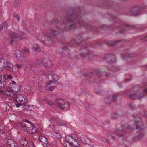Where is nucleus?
I'll list each match as a JSON object with an SVG mask.
<instances>
[{"mask_svg": "<svg viewBox=\"0 0 147 147\" xmlns=\"http://www.w3.org/2000/svg\"><path fill=\"white\" fill-rule=\"evenodd\" d=\"M104 101L106 103H109L112 102L110 96L104 98Z\"/></svg>", "mask_w": 147, "mask_h": 147, "instance_id": "473e14b6", "label": "nucleus"}, {"mask_svg": "<svg viewBox=\"0 0 147 147\" xmlns=\"http://www.w3.org/2000/svg\"><path fill=\"white\" fill-rule=\"evenodd\" d=\"M53 120L57 121L59 125L63 126L65 125V123L63 121L59 120L57 118H52L49 120V121H50L51 123H52Z\"/></svg>", "mask_w": 147, "mask_h": 147, "instance_id": "a211bd4d", "label": "nucleus"}, {"mask_svg": "<svg viewBox=\"0 0 147 147\" xmlns=\"http://www.w3.org/2000/svg\"><path fill=\"white\" fill-rule=\"evenodd\" d=\"M144 130L141 129L136 132V135L133 138V140L134 141H136L139 140L140 138L142 137L144 135Z\"/></svg>", "mask_w": 147, "mask_h": 147, "instance_id": "9b49d317", "label": "nucleus"}, {"mask_svg": "<svg viewBox=\"0 0 147 147\" xmlns=\"http://www.w3.org/2000/svg\"><path fill=\"white\" fill-rule=\"evenodd\" d=\"M70 50L67 46L64 45L63 49L60 48L57 50V53L60 54L63 57H67L69 58L71 57V54L69 52Z\"/></svg>", "mask_w": 147, "mask_h": 147, "instance_id": "0eeeda50", "label": "nucleus"}, {"mask_svg": "<svg viewBox=\"0 0 147 147\" xmlns=\"http://www.w3.org/2000/svg\"><path fill=\"white\" fill-rule=\"evenodd\" d=\"M104 92L103 90H101L95 92L96 93H98L100 95H103L104 94Z\"/></svg>", "mask_w": 147, "mask_h": 147, "instance_id": "09e8293b", "label": "nucleus"}, {"mask_svg": "<svg viewBox=\"0 0 147 147\" xmlns=\"http://www.w3.org/2000/svg\"><path fill=\"white\" fill-rule=\"evenodd\" d=\"M21 127L23 128H25L26 131H28V130L29 129V127L26 125V124L24 123V122L23 121L21 122Z\"/></svg>", "mask_w": 147, "mask_h": 147, "instance_id": "f704fd0d", "label": "nucleus"}, {"mask_svg": "<svg viewBox=\"0 0 147 147\" xmlns=\"http://www.w3.org/2000/svg\"><path fill=\"white\" fill-rule=\"evenodd\" d=\"M131 80V78H127L125 79V81L126 82H127L129 81H130Z\"/></svg>", "mask_w": 147, "mask_h": 147, "instance_id": "338daca9", "label": "nucleus"}, {"mask_svg": "<svg viewBox=\"0 0 147 147\" xmlns=\"http://www.w3.org/2000/svg\"><path fill=\"white\" fill-rule=\"evenodd\" d=\"M23 50L26 53L28 54L29 53V49L26 47H24L23 49Z\"/></svg>", "mask_w": 147, "mask_h": 147, "instance_id": "de8ad7c7", "label": "nucleus"}, {"mask_svg": "<svg viewBox=\"0 0 147 147\" xmlns=\"http://www.w3.org/2000/svg\"><path fill=\"white\" fill-rule=\"evenodd\" d=\"M44 101L45 102L50 105H55V104L51 100L46 99Z\"/></svg>", "mask_w": 147, "mask_h": 147, "instance_id": "4c0bfd02", "label": "nucleus"}, {"mask_svg": "<svg viewBox=\"0 0 147 147\" xmlns=\"http://www.w3.org/2000/svg\"><path fill=\"white\" fill-rule=\"evenodd\" d=\"M33 50L35 51H36L37 52H40V48L39 47H33Z\"/></svg>", "mask_w": 147, "mask_h": 147, "instance_id": "37998d69", "label": "nucleus"}, {"mask_svg": "<svg viewBox=\"0 0 147 147\" xmlns=\"http://www.w3.org/2000/svg\"><path fill=\"white\" fill-rule=\"evenodd\" d=\"M7 61L3 58H0V70H2L5 67Z\"/></svg>", "mask_w": 147, "mask_h": 147, "instance_id": "dca6fc26", "label": "nucleus"}, {"mask_svg": "<svg viewBox=\"0 0 147 147\" xmlns=\"http://www.w3.org/2000/svg\"><path fill=\"white\" fill-rule=\"evenodd\" d=\"M7 144L9 147H20L17 143L12 139H8L7 141Z\"/></svg>", "mask_w": 147, "mask_h": 147, "instance_id": "f8f14e48", "label": "nucleus"}, {"mask_svg": "<svg viewBox=\"0 0 147 147\" xmlns=\"http://www.w3.org/2000/svg\"><path fill=\"white\" fill-rule=\"evenodd\" d=\"M56 105L64 111H66L69 109V103L62 99L59 98H57L56 99Z\"/></svg>", "mask_w": 147, "mask_h": 147, "instance_id": "39448f33", "label": "nucleus"}, {"mask_svg": "<svg viewBox=\"0 0 147 147\" xmlns=\"http://www.w3.org/2000/svg\"><path fill=\"white\" fill-rule=\"evenodd\" d=\"M13 15V16H14V17H15L17 19V20L18 21L20 19V16L19 15Z\"/></svg>", "mask_w": 147, "mask_h": 147, "instance_id": "864d4df0", "label": "nucleus"}, {"mask_svg": "<svg viewBox=\"0 0 147 147\" xmlns=\"http://www.w3.org/2000/svg\"><path fill=\"white\" fill-rule=\"evenodd\" d=\"M58 34V32L56 30H54L52 29L49 30L48 31V34L50 35V36H56Z\"/></svg>", "mask_w": 147, "mask_h": 147, "instance_id": "4be33fe9", "label": "nucleus"}, {"mask_svg": "<svg viewBox=\"0 0 147 147\" xmlns=\"http://www.w3.org/2000/svg\"><path fill=\"white\" fill-rule=\"evenodd\" d=\"M63 145L65 147H71L72 146H73V144H71L69 142L66 141L65 140L64 141Z\"/></svg>", "mask_w": 147, "mask_h": 147, "instance_id": "c85d7f7f", "label": "nucleus"}, {"mask_svg": "<svg viewBox=\"0 0 147 147\" xmlns=\"http://www.w3.org/2000/svg\"><path fill=\"white\" fill-rule=\"evenodd\" d=\"M80 52L79 55L81 58H87L89 60L92 59L94 56L93 53L88 47L82 46L80 49Z\"/></svg>", "mask_w": 147, "mask_h": 147, "instance_id": "7ed1b4c3", "label": "nucleus"}, {"mask_svg": "<svg viewBox=\"0 0 147 147\" xmlns=\"http://www.w3.org/2000/svg\"><path fill=\"white\" fill-rule=\"evenodd\" d=\"M74 42L77 45L81 43L84 41L82 38V34H79L77 36L76 39L73 40Z\"/></svg>", "mask_w": 147, "mask_h": 147, "instance_id": "4468645a", "label": "nucleus"}, {"mask_svg": "<svg viewBox=\"0 0 147 147\" xmlns=\"http://www.w3.org/2000/svg\"><path fill=\"white\" fill-rule=\"evenodd\" d=\"M117 85L120 88H122L123 87V86L122 83L118 82L117 83Z\"/></svg>", "mask_w": 147, "mask_h": 147, "instance_id": "5fc2aeb1", "label": "nucleus"}, {"mask_svg": "<svg viewBox=\"0 0 147 147\" xmlns=\"http://www.w3.org/2000/svg\"><path fill=\"white\" fill-rule=\"evenodd\" d=\"M7 90L8 92H11L12 91V89L9 87H7Z\"/></svg>", "mask_w": 147, "mask_h": 147, "instance_id": "3c124183", "label": "nucleus"}, {"mask_svg": "<svg viewBox=\"0 0 147 147\" xmlns=\"http://www.w3.org/2000/svg\"><path fill=\"white\" fill-rule=\"evenodd\" d=\"M111 70L113 71L116 72L119 71L118 68L115 67H112L111 68Z\"/></svg>", "mask_w": 147, "mask_h": 147, "instance_id": "79ce46f5", "label": "nucleus"}, {"mask_svg": "<svg viewBox=\"0 0 147 147\" xmlns=\"http://www.w3.org/2000/svg\"><path fill=\"white\" fill-rule=\"evenodd\" d=\"M20 142L22 145L24 146H26L28 144V141L26 140V138L23 137L22 138Z\"/></svg>", "mask_w": 147, "mask_h": 147, "instance_id": "393cba45", "label": "nucleus"}, {"mask_svg": "<svg viewBox=\"0 0 147 147\" xmlns=\"http://www.w3.org/2000/svg\"><path fill=\"white\" fill-rule=\"evenodd\" d=\"M58 20L57 19H53L50 22L51 25H55L57 24L58 23Z\"/></svg>", "mask_w": 147, "mask_h": 147, "instance_id": "ea45409f", "label": "nucleus"}, {"mask_svg": "<svg viewBox=\"0 0 147 147\" xmlns=\"http://www.w3.org/2000/svg\"><path fill=\"white\" fill-rule=\"evenodd\" d=\"M4 86V84H3L2 83H0V92H3V91L1 90V88H3Z\"/></svg>", "mask_w": 147, "mask_h": 147, "instance_id": "49530a36", "label": "nucleus"}, {"mask_svg": "<svg viewBox=\"0 0 147 147\" xmlns=\"http://www.w3.org/2000/svg\"><path fill=\"white\" fill-rule=\"evenodd\" d=\"M56 135L55 136L58 138H61V135L59 133H56Z\"/></svg>", "mask_w": 147, "mask_h": 147, "instance_id": "8fccbe9b", "label": "nucleus"}, {"mask_svg": "<svg viewBox=\"0 0 147 147\" xmlns=\"http://www.w3.org/2000/svg\"><path fill=\"white\" fill-rule=\"evenodd\" d=\"M17 103H15L16 107L18 108L20 107L21 105H22L24 104V103H21L20 102H17Z\"/></svg>", "mask_w": 147, "mask_h": 147, "instance_id": "c03bdc74", "label": "nucleus"}, {"mask_svg": "<svg viewBox=\"0 0 147 147\" xmlns=\"http://www.w3.org/2000/svg\"><path fill=\"white\" fill-rule=\"evenodd\" d=\"M87 139V137L86 135H82L81 140L85 144H87V141H86V139Z\"/></svg>", "mask_w": 147, "mask_h": 147, "instance_id": "c9c22d12", "label": "nucleus"}, {"mask_svg": "<svg viewBox=\"0 0 147 147\" xmlns=\"http://www.w3.org/2000/svg\"><path fill=\"white\" fill-rule=\"evenodd\" d=\"M125 29L124 28H123L121 30H120L119 31V33L122 34V33H124L125 32Z\"/></svg>", "mask_w": 147, "mask_h": 147, "instance_id": "4d7b16f0", "label": "nucleus"}, {"mask_svg": "<svg viewBox=\"0 0 147 147\" xmlns=\"http://www.w3.org/2000/svg\"><path fill=\"white\" fill-rule=\"evenodd\" d=\"M7 28V24L5 22H3L0 26V31L3 29L5 32Z\"/></svg>", "mask_w": 147, "mask_h": 147, "instance_id": "5701e85b", "label": "nucleus"}, {"mask_svg": "<svg viewBox=\"0 0 147 147\" xmlns=\"http://www.w3.org/2000/svg\"><path fill=\"white\" fill-rule=\"evenodd\" d=\"M6 77H7V78H9L11 79H12L13 78L12 76L10 74L8 76H7Z\"/></svg>", "mask_w": 147, "mask_h": 147, "instance_id": "bf43d9fd", "label": "nucleus"}, {"mask_svg": "<svg viewBox=\"0 0 147 147\" xmlns=\"http://www.w3.org/2000/svg\"><path fill=\"white\" fill-rule=\"evenodd\" d=\"M118 96V95L117 94H113L111 96H110L112 102H115L117 100Z\"/></svg>", "mask_w": 147, "mask_h": 147, "instance_id": "a878e982", "label": "nucleus"}, {"mask_svg": "<svg viewBox=\"0 0 147 147\" xmlns=\"http://www.w3.org/2000/svg\"><path fill=\"white\" fill-rule=\"evenodd\" d=\"M19 0H13V4L16 7H18L20 6V4L19 3Z\"/></svg>", "mask_w": 147, "mask_h": 147, "instance_id": "a19ab883", "label": "nucleus"}, {"mask_svg": "<svg viewBox=\"0 0 147 147\" xmlns=\"http://www.w3.org/2000/svg\"><path fill=\"white\" fill-rule=\"evenodd\" d=\"M141 11L140 9H136L132 10L131 13L133 16H136L140 15Z\"/></svg>", "mask_w": 147, "mask_h": 147, "instance_id": "412c9836", "label": "nucleus"}, {"mask_svg": "<svg viewBox=\"0 0 147 147\" xmlns=\"http://www.w3.org/2000/svg\"><path fill=\"white\" fill-rule=\"evenodd\" d=\"M119 117V115L117 113H114L110 115V117L112 120H115Z\"/></svg>", "mask_w": 147, "mask_h": 147, "instance_id": "cd10ccee", "label": "nucleus"}, {"mask_svg": "<svg viewBox=\"0 0 147 147\" xmlns=\"http://www.w3.org/2000/svg\"><path fill=\"white\" fill-rule=\"evenodd\" d=\"M134 57V55L132 53H129L126 54L124 56V58H132Z\"/></svg>", "mask_w": 147, "mask_h": 147, "instance_id": "58836bf2", "label": "nucleus"}, {"mask_svg": "<svg viewBox=\"0 0 147 147\" xmlns=\"http://www.w3.org/2000/svg\"><path fill=\"white\" fill-rule=\"evenodd\" d=\"M41 63L47 68H51L52 66L51 63L48 58H44L41 61Z\"/></svg>", "mask_w": 147, "mask_h": 147, "instance_id": "9d476101", "label": "nucleus"}, {"mask_svg": "<svg viewBox=\"0 0 147 147\" xmlns=\"http://www.w3.org/2000/svg\"><path fill=\"white\" fill-rule=\"evenodd\" d=\"M133 116L134 118H135L137 117V114L136 113H134Z\"/></svg>", "mask_w": 147, "mask_h": 147, "instance_id": "774afa93", "label": "nucleus"}, {"mask_svg": "<svg viewBox=\"0 0 147 147\" xmlns=\"http://www.w3.org/2000/svg\"><path fill=\"white\" fill-rule=\"evenodd\" d=\"M4 81L3 82H8V78L6 76H5V78L4 79Z\"/></svg>", "mask_w": 147, "mask_h": 147, "instance_id": "e2e57ef3", "label": "nucleus"}, {"mask_svg": "<svg viewBox=\"0 0 147 147\" xmlns=\"http://www.w3.org/2000/svg\"><path fill=\"white\" fill-rule=\"evenodd\" d=\"M78 10L79 13L73 8H71L67 9L66 11V15L64 19L66 21V25L68 26L64 27V29L61 28L59 27L56 26V28L61 33H64V30L65 31H69L72 29L79 27L83 26L88 29H92V27L89 24L86 23L82 20L81 14L84 10L80 7L78 8Z\"/></svg>", "mask_w": 147, "mask_h": 147, "instance_id": "f257e3e1", "label": "nucleus"}, {"mask_svg": "<svg viewBox=\"0 0 147 147\" xmlns=\"http://www.w3.org/2000/svg\"><path fill=\"white\" fill-rule=\"evenodd\" d=\"M54 88L53 86H50L48 87V89L50 91H52L53 90Z\"/></svg>", "mask_w": 147, "mask_h": 147, "instance_id": "6e6d98bb", "label": "nucleus"}, {"mask_svg": "<svg viewBox=\"0 0 147 147\" xmlns=\"http://www.w3.org/2000/svg\"><path fill=\"white\" fill-rule=\"evenodd\" d=\"M82 38L83 41L86 40L88 39V35L86 33L81 34Z\"/></svg>", "mask_w": 147, "mask_h": 147, "instance_id": "72a5a7b5", "label": "nucleus"}, {"mask_svg": "<svg viewBox=\"0 0 147 147\" xmlns=\"http://www.w3.org/2000/svg\"><path fill=\"white\" fill-rule=\"evenodd\" d=\"M6 66L4 68L9 70L10 72H12L13 71L14 66L13 64L10 62H7L5 64Z\"/></svg>", "mask_w": 147, "mask_h": 147, "instance_id": "2eb2a0df", "label": "nucleus"}, {"mask_svg": "<svg viewBox=\"0 0 147 147\" xmlns=\"http://www.w3.org/2000/svg\"><path fill=\"white\" fill-rule=\"evenodd\" d=\"M20 34L21 35V36H20L19 35L15 33H12L11 34V40L10 41V43L11 45L16 44L18 41L23 39V37L25 38L27 37L26 34L23 32H20Z\"/></svg>", "mask_w": 147, "mask_h": 147, "instance_id": "20e7f679", "label": "nucleus"}, {"mask_svg": "<svg viewBox=\"0 0 147 147\" xmlns=\"http://www.w3.org/2000/svg\"><path fill=\"white\" fill-rule=\"evenodd\" d=\"M116 129L118 131H121L119 133L117 132L116 133L120 137H123V134L122 133L123 131L122 125H121V124L119 123L116 125Z\"/></svg>", "mask_w": 147, "mask_h": 147, "instance_id": "ddd939ff", "label": "nucleus"}, {"mask_svg": "<svg viewBox=\"0 0 147 147\" xmlns=\"http://www.w3.org/2000/svg\"><path fill=\"white\" fill-rule=\"evenodd\" d=\"M51 75L52 78L53 79V80L55 82L57 81L59 79V76L56 74L55 71H51Z\"/></svg>", "mask_w": 147, "mask_h": 147, "instance_id": "aec40b11", "label": "nucleus"}, {"mask_svg": "<svg viewBox=\"0 0 147 147\" xmlns=\"http://www.w3.org/2000/svg\"><path fill=\"white\" fill-rule=\"evenodd\" d=\"M123 25H124V26H127V27H130V25H129V24H127V23H124Z\"/></svg>", "mask_w": 147, "mask_h": 147, "instance_id": "0e129e2a", "label": "nucleus"}, {"mask_svg": "<svg viewBox=\"0 0 147 147\" xmlns=\"http://www.w3.org/2000/svg\"><path fill=\"white\" fill-rule=\"evenodd\" d=\"M21 53H22L19 50H16L14 51V54L17 58H18V57H19L20 55V54H21Z\"/></svg>", "mask_w": 147, "mask_h": 147, "instance_id": "e433bc0d", "label": "nucleus"}, {"mask_svg": "<svg viewBox=\"0 0 147 147\" xmlns=\"http://www.w3.org/2000/svg\"><path fill=\"white\" fill-rule=\"evenodd\" d=\"M16 87L18 88L17 89H14L13 90H12V91L11 92L14 95L18 92V91H20V86L19 84L16 85Z\"/></svg>", "mask_w": 147, "mask_h": 147, "instance_id": "2f4dec72", "label": "nucleus"}, {"mask_svg": "<svg viewBox=\"0 0 147 147\" xmlns=\"http://www.w3.org/2000/svg\"><path fill=\"white\" fill-rule=\"evenodd\" d=\"M78 138V136L75 135H73L71 136H67L65 137V140L67 141H69V142L73 144V146L76 147H80V144L79 143L77 140Z\"/></svg>", "mask_w": 147, "mask_h": 147, "instance_id": "423d86ee", "label": "nucleus"}, {"mask_svg": "<svg viewBox=\"0 0 147 147\" xmlns=\"http://www.w3.org/2000/svg\"><path fill=\"white\" fill-rule=\"evenodd\" d=\"M136 124V128L137 129H139V130H144L143 128L141 127V125H140L139 124V121L136 120L135 121Z\"/></svg>", "mask_w": 147, "mask_h": 147, "instance_id": "7c9ffc66", "label": "nucleus"}, {"mask_svg": "<svg viewBox=\"0 0 147 147\" xmlns=\"http://www.w3.org/2000/svg\"><path fill=\"white\" fill-rule=\"evenodd\" d=\"M23 95H20L17 96L16 98V101L17 102H20L21 103H24L23 102Z\"/></svg>", "mask_w": 147, "mask_h": 147, "instance_id": "bb28decb", "label": "nucleus"}, {"mask_svg": "<svg viewBox=\"0 0 147 147\" xmlns=\"http://www.w3.org/2000/svg\"><path fill=\"white\" fill-rule=\"evenodd\" d=\"M18 58L21 61H25L26 57L24 55L23 53H21V54L20 55L19 57H18Z\"/></svg>", "mask_w": 147, "mask_h": 147, "instance_id": "c756f323", "label": "nucleus"}, {"mask_svg": "<svg viewBox=\"0 0 147 147\" xmlns=\"http://www.w3.org/2000/svg\"><path fill=\"white\" fill-rule=\"evenodd\" d=\"M16 65L18 68H20L21 67V65H20L18 64H16Z\"/></svg>", "mask_w": 147, "mask_h": 147, "instance_id": "69168bd1", "label": "nucleus"}, {"mask_svg": "<svg viewBox=\"0 0 147 147\" xmlns=\"http://www.w3.org/2000/svg\"><path fill=\"white\" fill-rule=\"evenodd\" d=\"M38 139L41 142L43 145H44L45 144H46V145H47V144L48 143L47 140L46 138L43 136H41L39 137Z\"/></svg>", "mask_w": 147, "mask_h": 147, "instance_id": "f3484780", "label": "nucleus"}, {"mask_svg": "<svg viewBox=\"0 0 147 147\" xmlns=\"http://www.w3.org/2000/svg\"><path fill=\"white\" fill-rule=\"evenodd\" d=\"M96 74H97V75L99 76H101V74L100 73V72L99 70L96 71Z\"/></svg>", "mask_w": 147, "mask_h": 147, "instance_id": "13d9d810", "label": "nucleus"}, {"mask_svg": "<svg viewBox=\"0 0 147 147\" xmlns=\"http://www.w3.org/2000/svg\"><path fill=\"white\" fill-rule=\"evenodd\" d=\"M129 107L130 108L132 109H134V106L132 104H130L129 105Z\"/></svg>", "mask_w": 147, "mask_h": 147, "instance_id": "680f3d73", "label": "nucleus"}, {"mask_svg": "<svg viewBox=\"0 0 147 147\" xmlns=\"http://www.w3.org/2000/svg\"><path fill=\"white\" fill-rule=\"evenodd\" d=\"M121 40L110 41L106 42L107 44L110 46H113L115 45L117 43L120 42Z\"/></svg>", "mask_w": 147, "mask_h": 147, "instance_id": "b1692460", "label": "nucleus"}, {"mask_svg": "<svg viewBox=\"0 0 147 147\" xmlns=\"http://www.w3.org/2000/svg\"><path fill=\"white\" fill-rule=\"evenodd\" d=\"M5 76H0V81L2 82H4V80L5 78Z\"/></svg>", "mask_w": 147, "mask_h": 147, "instance_id": "a18cd8bd", "label": "nucleus"}, {"mask_svg": "<svg viewBox=\"0 0 147 147\" xmlns=\"http://www.w3.org/2000/svg\"><path fill=\"white\" fill-rule=\"evenodd\" d=\"M28 132L30 134H32L35 133L37 131V128L34 126L33 125V124L31 125L30 127H29Z\"/></svg>", "mask_w": 147, "mask_h": 147, "instance_id": "6ab92c4d", "label": "nucleus"}, {"mask_svg": "<svg viewBox=\"0 0 147 147\" xmlns=\"http://www.w3.org/2000/svg\"><path fill=\"white\" fill-rule=\"evenodd\" d=\"M42 39L41 42L45 45L49 46L51 45L52 43V40L51 37L48 34H45L42 35Z\"/></svg>", "mask_w": 147, "mask_h": 147, "instance_id": "6e6552de", "label": "nucleus"}, {"mask_svg": "<svg viewBox=\"0 0 147 147\" xmlns=\"http://www.w3.org/2000/svg\"><path fill=\"white\" fill-rule=\"evenodd\" d=\"M105 59L110 63H115L116 62V57L113 55L108 54L105 56Z\"/></svg>", "mask_w": 147, "mask_h": 147, "instance_id": "1a4fd4ad", "label": "nucleus"}, {"mask_svg": "<svg viewBox=\"0 0 147 147\" xmlns=\"http://www.w3.org/2000/svg\"><path fill=\"white\" fill-rule=\"evenodd\" d=\"M23 121L24 122H27L28 123H30V124L31 125L33 124L32 123H31L30 121H29L27 119H24L23 120Z\"/></svg>", "mask_w": 147, "mask_h": 147, "instance_id": "603ef678", "label": "nucleus"}, {"mask_svg": "<svg viewBox=\"0 0 147 147\" xmlns=\"http://www.w3.org/2000/svg\"><path fill=\"white\" fill-rule=\"evenodd\" d=\"M30 146L33 147H35V145L34 143L33 142H31L30 144Z\"/></svg>", "mask_w": 147, "mask_h": 147, "instance_id": "052dcab7", "label": "nucleus"}, {"mask_svg": "<svg viewBox=\"0 0 147 147\" xmlns=\"http://www.w3.org/2000/svg\"><path fill=\"white\" fill-rule=\"evenodd\" d=\"M144 84L146 88L142 92L137 91L138 86L133 87L130 90V92L134 91V93L131 94L129 96V97L132 99H139L143 98L147 94V83H144Z\"/></svg>", "mask_w": 147, "mask_h": 147, "instance_id": "f03ea898", "label": "nucleus"}]
</instances>
